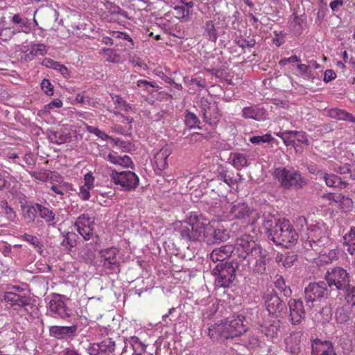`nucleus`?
Segmentation results:
<instances>
[{
    "mask_svg": "<svg viewBox=\"0 0 355 355\" xmlns=\"http://www.w3.org/2000/svg\"><path fill=\"white\" fill-rule=\"evenodd\" d=\"M235 252L240 261L241 275L247 272L262 275L271 259L267 250L257 243L250 234H243L237 238Z\"/></svg>",
    "mask_w": 355,
    "mask_h": 355,
    "instance_id": "f257e3e1",
    "label": "nucleus"
},
{
    "mask_svg": "<svg viewBox=\"0 0 355 355\" xmlns=\"http://www.w3.org/2000/svg\"><path fill=\"white\" fill-rule=\"evenodd\" d=\"M209 220L201 214L193 212L180 228L182 240L187 242L205 241L209 245L227 241L230 236L225 229H214L209 225Z\"/></svg>",
    "mask_w": 355,
    "mask_h": 355,
    "instance_id": "f03ea898",
    "label": "nucleus"
},
{
    "mask_svg": "<svg viewBox=\"0 0 355 355\" xmlns=\"http://www.w3.org/2000/svg\"><path fill=\"white\" fill-rule=\"evenodd\" d=\"M308 238L303 245L306 250H312L320 255L321 261L326 263L338 259L337 252L334 249H326L331 243L325 232L318 225L308 228Z\"/></svg>",
    "mask_w": 355,
    "mask_h": 355,
    "instance_id": "7ed1b4c3",
    "label": "nucleus"
},
{
    "mask_svg": "<svg viewBox=\"0 0 355 355\" xmlns=\"http://www.w3.org/2000/svg\"><path fill=\"white\" fill-rule=\"evenodd\" d=\"M243 319V316L233 313L227 317L224 322L216 324L209 328L210 338L215 340L219 338L228 339L241 335L247 330Z\"/></svg>",
    "mask_w": 355,
    "mask_h": 355,
    "instance_id": "20e7f679",
    "label": "nucleus"
},
{
    "mask_svg": "<svg viewBox=\"0 0 355 355\" xmlns=\"http://www.w3.org/2000/svg\"><path fill=\"white\" fill-rule=\"evenodd\" d=\"M273 176L284 190L302 189L309 183V180L293 166L276 168Z\"/></svg>",
    "mask_w": 355,
    "mask_h": 355,
    "instance_id": "39448f33",
    "label": "nucleus"
},
{
    "mask_svg": "<svg viewBox=\"0 0 355 355\" xmlns=\"http://www.w3.org/2000/svg\"><path fill=\"white\" fill-rule=\"evenodd\" d=\"M269 239L276 245L288 248L297 242L298 234L288 220L282 218L270 232Z\"/></svg>",
    "mask_w": 355,
    "mask_h": 355,
    "instance_id": "423d86ee",
    "label": "nucleus"
},
{
    "mask_svg": "<svg viewBox=\"0 0 355 355\" xmlns=\"http://www.w3.org/2000/svg\"><path fill=\"white\" fill-rule=\"evenodd\" d=\"M324 279L331 289L345 290L349 286V274L341 267H333L327 270Z\"/></svg>",
    "mask_w": 355,
    "mask_h": 355,
    "instance_id": "0eeeda50",
    "label": "nucleus"
},
{
    "mask_svg": "<svg viewBox=\"0 0 355 355\" xmlns=\"http://www.w3.org/2000/svg\"><path fill=\"white\" fill-rule=\"evenodd\" d=\"M110 179L115 184L119 185L122 190L130 191L135 189L139 184V177L132 171H116L112 170L110 174Z\"/></svg>",
    "mask_w": 355,
    "mask_h": 355,
    "instance_id": "6e6552de",
    "label": "nucleus"
},
{
    "mask_svg": "<svg viewBox=\"0 0 355 355\" xmlns=\"http://www.w3.org/2000/svg\"><path fill=\"white\" fill-rule=\"evenodd\" d=\"M230 216L241 220L247 225H253L259 218V213L245 202L232 204L230 209Z\"/></svg>",
    "mask_w": 355,
    "mask_h": 355,
    "instance_id": "1a4fd4ad",
    "label": "nucleus"
},
{
    "mask_svg": "<svg viewBox=\"0 0 355 355\" xmlns=\"http://www.w3.org/2000/svg\"><path fill=\"white\" fill-rule=\"evenodd\" d=\"M304 293L306 306L309 309L313 308L315 306L314 302L327 296L328 289L327 283L324 281L310 283L305 288Z\"/></svg>",
    "mask_w": 355,
    "mask_h": 355,
    "instance_id": "9d476101",
    "label": "nucleus"
},
{
    "mask_svg": "<svg viewBox=\"0 0 355 355\" xmlns=\"http://www.w3.org/2000/svg\"><path fill=\"white\" fill-rule=\"evenodd\" d=\"M3 299L8 309L12 308L15 310L19 308H24L25 311H28V309H33L34 304L32 299L26 296L19 295L12 292H6Z\"/></svg>",
    "mask_w": 355,
    "mask_h": 355,
    "instance_id": "9b49d317",
    "label": "nucleus"
},
{
    "mask_svg": "<svg viewBox=\"0 0 355 355\" xmlns=\"http://www.w3.org/2000/svg\"><path fill=\"white\" fill-rule=\"evenodd\" d=\"M101 262L104 268L112 272H119L120 271V263L119 261V250L116 248H110L101 250Z\"/></svg>",
    "mask_w": 355,
    "mask_h": 355,
    "instance_id": "f8f14e48",
    "label": "nucleus"
},
{
    "mask_svg": "<svg viewBox=\"0 0 355 355\" xmlns=\"http://www.w3.org/2000/svg\"><path fill=\"white\" fill-rule=\"evenodd\" d=\"M74 225L78 232L85 240H89L94 236V219L91 218L88 214H83L79 216Z\"/></svg>",
    "mask_w": 355,
    "mask_h": 355,
    "instance_id": "ddd939ff",
    "label": "nucleus"
},
{
    "mask_svg": "<svg viewBox=\"0 0 355 355\" xmlns=\"http://www.w3.org/2000/svg\"><path fill=\"white\" fill-rule=\"evenodd\" d=\"M239 260H232L218 263L212 270V274H220L235 279L236 272L241 275Z\"/></svg>",
    "mask_w": 355,
    "mask_h": 355,
    "instance_id": "4468645a",
    "label": "nucleus"
},
{
    "mask_svg": "<svg viewBox=\"0 0 355 355\" xmlns=\"http://www.w3.org/2000/svg\"><path fill=\"white\" fill-rule=\"evenodd\" d=\"M307 26V17L305 14L300 15L293 12L289 17L288 28L289 31L295 36H300Z\"/></svg>",
    "mask_w": 355,
    "mask_h": 355,
    "instance_id": "2eb2a0df",
    "label": "nucleus"
},
{
    "mask_svg": "<svg viewBox=\"0 0 355 355\" xmlns=\"http://www.w3.org/2000/svg\"><path fill=\"white\" fill-rule=\"evenodd\" d=\"M115 343L111 338H106L99 343L89 345L87 352L89 355L109 354L114 352Z\"/></svg>",
    "mask_w": 355,
    "mask_h": 355,
    "instance_id": "dca6fc26",
    "label": "nucleus"
},
{
    "mask_svg": "<svg viewBox=\"0 0 355 355\" xmlns=\"http://www.w3.org/2000/svg\"><path fill=\"white\" fill-rule=\"evenodd\" d=\"M50 335L57 339L71 340L77 335V324L71 326H53L49 329Z\"/></svg>",
    "mask_w": 355,
    "mask_h": 355,
    "instance_id": "f3484780",
    "label": "nucleus"
},
{
    "mask_svg": "<svg viewBox=\"0 0 355 355\" xmlns=\"http://www.w3.org/2000/svg\"><path fill=\"white\" fill-rule=\"evenodd\" d=\"M313 355H336L333 344L330 341L315 339L311 343Z\"/></svg>",
    "mask_w": 355,
    "mask_h": 355,
    "instance_id": "a211bd4d",
    "label": "nucleus"
},
{
    "mask_svg": "<svg viewBox=\"0 0 355 355\" xmlns=\"http://www.w3.org/2000/svg\"><path fill=\"white\" fill-rule=\"evenodd\" d=\"M235 250V246L225 245L214 248L209 254V258L213 262H223Z\"/></svg>",
    "mask_w": 355,
    "mask_h": 355,
    "instance_id": "6ab92c4d",
    "label": "nucleus"
},
{
    "mask_svg": "<svg viewBox=\"0 0 355 355\" xmlns=\"http://www.w3.org/2000/svg\"><path fill=\"white\" fill-rule=\"evenodd\" d=\"M171 155V150L168 148H162L154 156L155 165V171L159 174L168 167L167 159Z\"/></svg>",
    "mask_w": 355,
    "mask_h": 355,
    "instance_id": "aec40b11",
    "label": "nucleus"
},
{
    "mask_svg": "<svg viewBox=\"0 0 355 355\" xmlns=\"http://www.w3.org/2000/svg\"><path fill=\"white\" fill-rule=\"evenodd\" d=\"M265 305L266 311H282L286 307L285 303L274 292L266 295Z\"/></svg>",
    "mask_w": 355,
    "mask_h": 355,
    "instance_id": "412c9836",
    "label": "nucleus"
},
{
    "mask_svg": "<svg viewBox=\"0 0 355 355\" xmlns=\"http://www.w3.org/2000/svg\"><path fill=\"white\" fill-rule=\"evenodd\" d=\"M243 116L246 119H252L261 121L266 118V110L262 107L250 106L244 107L242 110Z\"/></svg>",
    "mask_w": 355,
    "mask_h": 355,
    "instance_id": "4be33fe9",
    "label": "nucleus"
},
{
    "mask_svg": "<svg viewBox=\"0 0 355 355\" xmlns=\"http://www.w3.org/2000/svg\"><path fill=\"white\" fill-rule=\"evenodd\" d=\"M37 212L39 216L44 220L48 226H55L58 218L56 217L55 213L52 209L38 203Z\"/></svg>",
    "mask_w": 355,
    "mask_h": 355,
    "instance_id": "5701e85b",
    "label": "nucleus"
},
{
    "mask_svg": "<svg viewBox=\"0 0 355 355\" xmlns=\"http://www.w3.org/2000/svg\"><path fill=\"white\" fill-rule=\"evenodd\" d=\"M323 180L329 187L345 189L349 185L346 178H340L335 174L322 173Z\"/></svg>",
    "mask_w": 355,
    "mask_h": 355,
    "instance_id": "b1692460",
    "label": "nucleus"
},
{
    "mask_svg": "<svg viewBox=\"0 0 355 355\" xmlns=\"http://www.w3.org/2000/svg\"><path fill=\"white\" fill-rule=\"evenodd\" d=\"M334 171L344 175L343 178H346L348 181L349 180H355V162L336 166Z\"/></svg>",
    "mask_w": 355,
    "mask_h": 355,
    "instance_id": "393cba45",
    "label": "nucleus"
},
{
    "mask_svg": "<svg viewBox=\"0 0 355 355\" xmlns=\"http://www.w3.org/2000/svg\"><path fill=\"white\" fill-rule=\"evenodd\" d=\"M42 64L47 68L59 71L64 78H67L69 76V69L65 65L61 64L60 62L55 61L51 58H44L42 62Z\"/></svg>",
    "mask_w": 355,
    "mask_h": 355,
    "instance_id": "a878e982",
    "label": "nucleus"
},
{
    "mask_svg": "<svg viewBox=\"0 0 355 355\" xmlns=\"http://www.w3.org/2000/svg\"><path fill=\"white\" fill-rule=\"evenodd\" d=\"M38 203L22 207L23 217L27 223H33L38 215Z\"/></svg>",
    "mask_w": 355,
    "mask_h": 355,
    "instance_id": "bb28decb",
    "label": "nucleus"
},
{
    "mask_svg": "<svg viewBox=\"0 0 355 355\" xmlns=\"http://www.w3.org/2000/svg\"><path fill=\"white\" fill-rule=\"evenodd\" d=\"M329 115L333 119L355 123V116L344 110L339 108H332L329 110Z\"/></svg>",
    "mask_w": 355,
    "mask_h": 355,
    "instance_id": "cd10ccee",
    "label": "nucleus"
},
{
    "mask_svg": "<svg viewBox=\"0 0 355 355\" xmlns=\"http://www.w3.org/2000/svg\"><path fill=\"white\" fill-rule=\"evenodd\" d=\"M281 219L282 218L270 214L263 216V226L268 234V238L270 237V232H272L275 229V226L279 223Z\"/></svg>",
    "mask_w": 355,
    "mask_h": 355,
    "instance_id": "c85d7f7f",
    "label": "nucleus"
},
{
    "mask_svg": "<svg viewBox=\"0 0 355 355\" xmlns=\"http://www.w3.org/2000/svg\"><path fill=\"white\" fill-rule=\"evenodd\" d=\"M344 244L347 247V251L355 256V227H351L349 233L343 236Z\"/></svg>",
    "mask_w": 355,
    "mask_h": 355,
    "instance_id": "c756f323",
    "label": "nucleus"
},
{
    "mask_svg": "<svg viewBox=\"0 0 355 355\" xmlns=\"http://www.w3.org/2000/svg\"><path fill=\"white\" fill-rule=\"evenodd\" d=\"M297 260V255L294 253L278 254L276 257V261L285 267L291 268Z\"/></svg>",
    "mask_w": 355,
    "mask_h": 355,
    "instance_id": "7c9ffc66",
    "label": "nucleus"
},
{
    "mask_svg": "<svg viewBox=\"0 0 355 355\" xmlns=\"http://www.w3.org/2000/svg\"><path fill=\"white\" fill-rule=\"evenodd\" d=\"M78 235L74 232H69L63 235V239L60 243L64 250L71 251L76 245Z\"/></svg>",
    "mask_w": 355,
    "mask_h": 355,
    "instance_id": "2f4dec72",
    "label": "nucleus"
},
{
    "mask_svg": "<svg viewBox=\"0 0 355 355\" xmlns=\"http://www.w3.org/2000/svg\"><path fill=\"white\" fill-rule=\"evenodd\" d=\"M48 139L51 143L60 145L67 142L68 137L62 130H49L48 132Z\"/></svg>",
    "mask_w": 355,
    "mask_h": 355,
    "instance_id": "473e14b6",
    "label": "nucleus"
},
{
    "mask_svg": "<svg viewBox=\"0 0 355 355\" xmlns=\"http://www.w3.org/2000/svg\"><path fill=\"white\" fill-rule=\"evenodd\" d=\"M230 159H232L231 163L235 168L240 170L243 167L248 166V159L246 157L240 153H234L230 154Z\"/></svg>",
    "mask_w": 355,
    "mask_h": 355,
    "instance_id": "72a5a7b5",
    "label": "nucleus"
},
{
    "mask_svg": "<svg viewBox=\"0 0 355 355\" xmlns=\"http://www.w3.org/2000/svg\"><path fill=\"white\" fill-rule=\"evenodd\" d=\"M278 323L279 322H274L273 324H268L267 322H265L262 325V332L264 333L268 338L273 340L276 338L279 331V325Z\"/></svg>",
    "mask_w": 355,
    "mask_h": 355,
    "instance_id": "f704fd0d",
    "label": "nucleus"
},
{
    "mask_svg": "<svg viewBox=\"0 0 355 355\" xmlns=\"http://www.w3.org/2000/svg\"><path fill=\"white\" fill-rule=\"evenodd\" d=\"M216 278L214 281V286L216 288H228L230 287L234 282V279H232L231 277H228L225 275H222L220 274H213Z\"/></svg>",
    "mask_w": 355,
    "mask_h": 355,
    "instance_id": "c9c22d12",
    "label": "nucleus"
},
{
    "mask_svg": "<svg viewBox=\"0 0 355 355\" xmlns=\"http://www.w3.org/2000/svg\"><path fill=\"white\" fill-rule=\"evenodd\" d=\"M184 123L189 128H198L201 129V127L198 125L200 120L198 117L193 112L186 111L184 116Z\"/></svg>",
    "mask_w": 355,
    "mask_h": 355,
    "instance_id": "e433bc0d",
    "label": "nucleus"
},
{
    "mask_svg": "<svg viewBox=\"0 0 355 355\" xmlns=\"http://www.w3.org/2000/svg\"><path fill=\"white\" fill-rule=\"evenodd\" d=\"M103 55L106 58V60L107 62H112V63H119L121 61V56L119 53H117V51L114 49H103Z\"/></svg>",
    "mask_w": 355,
    "mask_h": 355,
    "instance_id": "4c0bfd02",
    "label": "nucleus"
},
{
    "mask_svg": "<svg viewBox=\"0 0 355 355\" xmlns=\"http://www.w3.org/2000/svg\"><path fill=\"white\" fill-rule=\"evenodd\" d=\"M128 344L134 349L135 355H142L146 351V346L137 337H132Z\"/></svg>",
    "mask_w": 355,
    "mask_h": 355,
    "instance_id": "58836bf2",
    "label": "nucleus"
},
{
    "mask_svg": "<svg viewBox=\"0 0 355 355\" xmlns=\"http://www.w3.org/2000/svg\"><path fill=\"white\" fill-rule=\"evenodd\" d=\"M206 37L209 40L216 42L218 38L216 29L212 21H208L205 25Z\"/></svg>",
    "mask_w": 355,
    "mask_h": 355,
    "instance_id": "ea45409f",
    "label": "nucleus"
},
{
    "mask_svg": "<svg viewBox=\"0 0 355 355\" xmlns=\"http://www.w3.org/2000/svg\"><path fill=\"white\" fill-rule=\"evenodd\" d=\"M291 132H293V130H285L277 133V136L283 140L286 146H294L295 144L294 135Z\"/></svg>",
    "mask_w": 355,
    "mask_h": 355,
    "instance_id": "a19ab883",
    "label": "nucleus"
},
{
    "mask_svg": "<svg viewBox=\"0 0 355 355\" xmlns=\"http://www.w3.org/2000/svg\"><path fill=\"white\" fill-rule=\"evenodd\" d=\"M51 189L56 194L60 196V198H62L64 193L71 190V188L69 183L64 182L58 185L53 184L51 187Z\"/></svg>",
    "mask_w": 355,
    "mask_h": 355,
    "instance_id": "79ce46f5",
    "label": "nucleus"
},
{
    "mask_svg": "<svg viewBox=\"0 0 355 355\" xmlns=\"http://www.w3.org/2000/svg\"><path fill=\"white\" fill-rule=\"evenodd\" d=\"M273 139L270 134H265L263 135L252 136L249 138V141L254 144L260 145L263 143H269Z\"/></svg>",
    "mask_w": 355,
    "mask_h": 355,
    "instance_id": "37998d69",
    "label": "nucleus"
},
{
    "mask_svg": "<svg viewBox=\"0 0 355 355\" xmlns=\"http://www.w3.org/2000/svg\"><path fill=\"white\" fill-rule=\"evenodd\" d=\"M20 31H17L12 27L2 28L0 30V37L3 41L10 40L16 33Z\"/></svg>",
    "mask_w": 355,
    "mask_h": 355,
    "instance_id": "c03bdc74",
    "label": "nucleus"
},
{
    "mask_svg": "<svg viewBox=\"0 0 355 355\" xmlns=\"http://www.w3.org/2000/svg\"><path fill=\"white\" fill-rule=\"evenodd\" d=\"M116 45L123 47V50L125 51H130L135 48L134 40L130 37L128 34H127V37L123 38V40L116 43Z\"/></svg>",
    "mask_w": 355,
    "mask_h": 355,
    "instance_id": "a18cd8bd",
    "label": "nucleus"
},
{
    "mask_svg": "<svg viewBox=\"0 0 355 355\" xmlns=\"http://www.w3.org/2000/svg\"><path fill=\"white\" fill-rule=\"evenodd\" d=\"M0 206L1 209L3 210V213L6 216L7 218L10 221H14L16 218L15 211L13 210L12 207L8 206L7 201L2 200L1 202Z\"/></svg>",
    "mask_w": 355,
    "mask_h": 355,
    "instance_id": "49530a36",
    "label": "nucleus"
},
{
    "mask_svg": "<svg viewBox=\"0 0 355 355\" xmlns=\"http://www.w3.org/2000/svg\"><path fill=\"white\" fill-rule=\"evenodd\" d=\"M219 116L218 107L215 105L211 108V112L208 114V118H204V119L209 125H214L218 121Z\"/></svg>",
    "mask_w": 355,
    "mask_h": 355,
    "instance_id": "de8ad7c7",
    "label": "nucleus"
},
{
    "mask_svg": "<svg viewBox=\"0 0 355 355\" xmlns=\"http://www.w3.org/2000/svg\"><path fill=\"white\" fill-rule=\"evenodd\" d=\"M31 50L32 51V55L35 57L44 55L47 53L46 46L44 44H34L31 46Z\"/></svg>",
    "mask_w": 355,
    "mask_h": 355,
    "instance_id": "09e8293b",
    "label": "nucleus"
},
{
    "mask_svg": "<svg viewBox=\"0 0 355 355\" xmlns=\"http://www.w3.org/2000/svg\"><path fill=\"white\" fill-rule=\"evenodd\" d=\"M215 105H211L209 101L202 97L200 100V107L201 112L202 113L203 118H208V114L211 112V108Z\"/></svg>",
    "mask_w": 355,
    "mask_h": 355,
    "instance_id": "8fccbe9b",
    "label": "nucleus"
},
{
    "mask_svg": "<svg viewBox=\"0 0 355 355\" xmlns=\"http://www.w3.org/2000/svg\"><path fill=\"white\" fill-rule=\"evenodd\" d=\"M11 21L15 24L19 25L21 28L28 27L29 20L20 14H15L11 19Z\"/></svg>",
    "mask_w": 355,
    "mask_h": 355,
    "instance_id": "3c124183",
    "label": "nucleus"
},
{
    "mask_svg": "<svg viewBox=\"0 0 355 355\" xmlns=\"http://www.w3.org/2000/svg\"><path fill=\"white\" fill-rule=\"evenodd\" d=\"M29 174L31 177L41 182H46L49 178L50 171L49 170L42 169L40 171H30Z\"/></svg>",
    "mask_w": 355,
    "mask_h": 355,
    "instance_id": "603ef678",
    "label": "nucleus"
},
{
    "mask_svg": "<svg viewBox=\"0 0 355 355\" xmlns=\"http://www.w3.org/2000/svg\"><path fill=\"white\" fill-rule=\"evenodd\" d=\"M227 170L224 167H220L218 170V178L219 180L223 181L227 185L231 186L235 183L234 180L230 177L227 174Z\"/></svg>",
    "mask_w": 355,
    "mask_h": 355,
    "instance_id": "864d4df0",
    "label": "nucleus"
},
{
    "mask_svg": "<svg viewBox=\"0 0 355 355\" xmlns=\"http://www.w3.org/2000/svg\"><path fill=\"white\" fill-rule=\"evenodd\" d=\"M64 302L59 297H55L49 302L50 311H60L64 309Z\"/></svg>",
    "mask_w": 355,
    "mask_h": 355,
    "instance_id": "5fc2aeb1",
    "label": "nucleus"
},
{
    "mask_svg": "<svg viewBox=\"0 0 355 355\" xmlns=\"http://www.w3.org/2000/svg\"><path fill=\"white\" fill-rule=\"evenodd\" d=\"M87 130L90 133L94 134L96 136H97L98 137L101 138L104 141H107L110 139H112L111 137H110L105 132L101 131L96 127L87 125Z\"/></svg>",
    "mask_w": 355,
    "mask_h": 355,
    "instance_id": "6e6d98bb",
    "label": "nucleus"
},
{
    "mask_svg": "<svg viewBox=\"0 0 355 355\" xmlns=\"http://www.w3.org/2000/svg\"><path fill=\"white\" fill-rule=\"evenodd\" d=\"M346 290V295H345V300L346 303L350 306H355V286H353L352 288H349L347 286Z\"/></svg>",
    "mask_w": 355,
    "mask_h": 355,
    "instance_id": "4d7b16f0",
    "label": "nucleus"
},
{
    "mask_svg": "<svg viewBox=\"0 0 355 355\" xmlns=\"http://www.w3.org/2000/svg\"><path fill=\"white\" fill-rule=\"evenodd\" d=\"M63 103L60 99L56 98L46 104L44 107V112L50 113L51 110L54 108H60L62 106Z\"/></svg>",
    "mask_w": 355,
    "mask_h": 355,
    "instance_id": "13d9d810",
    "label": "nucleus"
},
{
    "mask_svg": "<svg viewBox=\"0 0 355 355\" xmlns=\"http://www.w3.org/2000/svg\"><path fill=\"white\" fill-rule=\"evenodd\" d=\"M291 134L294 135V139H296L300 143L304 144L306 146L309 145V141L305 132L293 130V132H291Z\"/></svg>",
    "mask_w": 355,
    "mask_h": 355,
    "instance_id": "bf43d9fd",
    "label": "nucleus"
},
{
    "mask_svg": "<svg viewBox=\"0 0 355 355\" xmlns=\"http://www.w3.org/2000/svg\"><path fill=\"white\" fill-rule=\"evenodd\" d=\"M288 305L289 311H304L303 302L300 300L291 299Z\"/></svg>",
    "mask_w": 355,
    "mask_h": 355,
    "instance_id": "052dcab7",
    "label": "nucleus"
},
{
    "mask_svg": "<svg viewBox=\"0 0 355 355\" xmlns=\"http://www.w3.org/2000/svg\"><path fill=\"white\" fill-rule=\"evenodd\" d=\"M179 18L187 21L189 17V10L183 6H176L174 8Z\"/></svg>",
    "mask_w": 355,
    "mask_h": 355,
    "instance_id": "680f3d73",
    "label": "nucleus"
},
{
    "mask_svg": "<svg viewBox=\"0 0 355 355\" xmlns=\"http://www.w3.org/2000/svg\"><path fill=\"white\" fill-rule=\"evenodd\" d=\"M41 88L48 96L53 94V86L48 79H43L41 83Z\"/></svg>",
    "mask_w": 355,
    "mask_h": 355,
    "instance_id": "e2e57ef3",
    "label": "nucleus"
},
{
    "mask_svg": "<svg viewBox=\"0 0 355 355\" xmlns=\"http://www.w3.org/2000/svg\"><path fill=\"white\" fill-rule=\"evenodd\" d=\"M305 312H289V318L293 324H298L304 318Z\"/></svg>",
    "mask_w": 355,
    "mask_h": 355,
    "instance_id": "0e129e2a",
    "label": "nucleus"
},
{
    "mask_svg": "<svg viewBox=\"0 0 355 355\" xmlns=\"http://www.w3.org/2000/svg\"><path fill=\"white\" fill-rule=\"evenodd\" d=\"M119 165L124 168H131L132 169H134L135 167L133 162L128 155L120 156Z\"/></svg>",
    "mask_w": 355,
    "mask_h": 355,
    "instance_id": "69168bd1",
    "label": "nucleus"
},
{
    "mask_svg": "<svg viewBox=\"0 0 355 355\" xmlns=\"http://www.w3.org/2000/svg\"><path fill=\"white\" fill-rule=\"evenodd\" d=\"M137 85L139 87H144L145 90L148 91L149 88H157L158 87L155 82L148 81L147 80H139L137 82Z\"/></svg>",
    "mask_w": 355,
    "mask_h": 355,
    "instance_id": "338daca9",
    "label": "nucleus"
},
{
    "mask_svg": "<svg viewBox=\"0 0 355 355\" xmlns=\"http://www.w3.org/2000/svg\"><path fill=\"white\" fill-rule=\"evenodd\" d=\"M23 238L26 241L28 242L30 244H31L35 248L41 246L40 240L36 236H35L33 235L25 234L23 236Z\"/></svg>",
    "mask_w": 355,
    "mask_h": 355,
    "instance_id": "774afa93",
    "label": "nucleus"
}]
</instances>
